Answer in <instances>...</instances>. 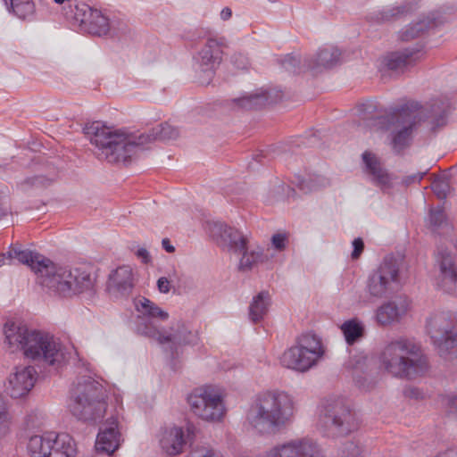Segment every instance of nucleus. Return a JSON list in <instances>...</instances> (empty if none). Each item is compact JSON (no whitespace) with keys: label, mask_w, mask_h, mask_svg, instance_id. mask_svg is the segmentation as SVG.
Masks as SVG:
<instances>
[{"label":"nucleus","mask_w":457,"mask_h":457,"mask_svg":"<svg viewBox=\"0 0 457 457\" xmlns=\"http://www.w3.org/2000/svg\"><path fill=\"white\" fill-rule=\"evenodd\" d=\"M425 174H426V172H419V173H416V174H414L412 176H409V177L406 178L405 182L408 183V184L415 182V181L419 182V181H420L423 179Z\"/></svg>","instance_id":"52"},{"label":"nucleus","mask_w":457,"mask_h":457,"mask_svg":"<svg viewBox=\"0 0 457 457\" xmlns=\"http://www.w3.org/2000/svg\"><path fill=\"white\" fill-rule=\"evenodd\" d=\"M362 162L364 163V171L370 174L372 170H376L381 164L379 159L372 153L365 151L362 154Z\"/></svg>","instance_id":"41"},{"label":"nucleus","mask_w":457,"mask_h":457,"mask_svg":"<svg viewBox=\"0 0 457 457\" xmlns=\"http://www.w3.org/2000/svg\"><path fill=\"white\" fill-rule=\"evenodd\" d=\"M37 418V415L29 414L26 418V424L28 428H35L37 426H39V424H34L33 419Z\"/></svg>","instance_id":"55"},{"label":"nucleus","mask_w":457,"mask_h":457,"mask_svg":"<svg viewBox=\"0 0 457 457\" xmlns=\"http://www.w3.org/2000/svg\"><path fill=\"white\" fill-rule=\"evenodd\" d=\"M320 339L314 334H303L296 339L295 345L285 351L280 358L284 367L300 372L312 368L322 356Z\"/></svg>","instance_id":"9"},{"label":"nucleus","mask_w":457,"mask_h":457,"mask_svg":"<svg viewBox=\"0 0 457 457\" xmlns=\"http://www.w3.org/2000/svg\"><path fill=\"white\" fill-rule=\"evenodd\" d=\"M269 1H270V2H272V3H274V2H276L277 0H269Z\"/></svg>","instance_id":"60"},{"label":"nucleus","mask_w":457,"mask_h":457,"mask_svg":"<svg viewBox=\"0 0 457 457\" xmlns=\"http://www.w3.org/2000/svg\"><path fill=\"white\" fill-rule=\"evenodd\" d=\"M403 395L405 397L411 399H420L423 397V393L416 386H406L403 389Z\"/></svg>","instance_id":"49"},{"label":"nucleus","mask_w":457,"mask_h":457,"mask_svg":"<svg viewBox=\"0 0 457 457\" xmlns=\"http://www.w3.org/2000/svg\"><path fill=\"white\" fill-rule=\"evenodd\" d=\"M160 446L169 455L179 454L186 444L184 431L179 427L164 428L161 431Z\"/></svg>","instance_id":"22"},{"label":"nucleus","mask_w":457,"mask_h":457,"mask_svg":"<svg viewBox=\"0 0 457 457\" xmlns=\"http://www.w3.org/2000/svg\"><path fill=\"white\" fill-rule=\"evenodd\" d=\"M294 414V402L285 392L268 391L252 405L248 420L260 433H274L288 423Z\"/></svg>","instance_id":"5"},{"label":"nucleus","mask_w":457,"mask_h":457,"mask_svg":"<svg viewBox=\"0 0 457 457\" xmlns=\"http://www.w3.org/2000/svg\"><path fill=\"white\" fill-rule=\"evenodd\" d=\"M86 134L88 136L90 143L96 147L97 157L110 163L127 165L132 161L137 151L145 145L141 139L142 133L113 129L98 121L87 127Z\"/></svg>","instance_id":"3"},{"label":"nucleus","mask_w":457,"mask_h":457,"mask_svg":"<svg viewBox=\"0 0 457 457\" xmlns=\"http://www.w3.org/2000/svg\"><path fill=\"white\" fill-rule=\"evenodd\" d=\"M74 19L82 29L95 36H104L110 30L109 19L100 11L91 8L86 4H77Z\"/></svg>","instance_id":"15"},{"label":"nucleus","mask_w":457,"mask_h":457,"mask_svg":"<svg viewBox=\"0 0 457 457\" xmlns=\"http://www.w3.org/2000/svg\"><path fill=\"white\" fill-rule=\"evenodd\" d=\"M358 114L361 120H376L381 114L378 112V104L373 100H367L357 106Z\"/></svg>","instance_id":"37"},{"label":"nucleus","mask_w":457,"mask_h":457,"mask_svg":"<svg viewBox=\"0 0 457 457\" xmlns=\"http://www.w3.org/2000/svg\"><path fill=\"white\" fill-rule=\"evenodd\" d=\"M267 96L264 94H250L235 98L232 102L237 109L254 110L264 106L267 103Z\"/></svg>","instance_id":"30"},{"label":"nucleus","mask_w":457,"mask_h":457,"mask_svg":"<svg viewBox=\"0 0 457 457\" xmlns=\"http://www.w3.org/2000/svg\"><path fill=\"white\" fill-rule=\"evenodd\" d=\"M119 438L117 420L112 419V421L98 433L95 446L96 451L108 455L112 453L119 446Z\"/></svg>","instance_id":"23"},{"label":"nucleus","mask_w":457,"mask_h":457,"mask_svg":"<svg viewBox=\"0 0 457 457\" xmlns=\"http://www.w3.org/2000/svg\"><path fill=\"white\" fill-rule=\"evenodd\" d=\"M287 235L286 234H275L271 237L272 245L278 251H282L286 248Z\"/></svg>","instance_id":"47"},{"label":"nucleus","mask_w":457,"mask_h":457,"mask_svg":"<svg viewBox=\"0 0 457 457\" xmlns=\"http://www.w3.org/2000/svg\"><path fill=\"white\" fill-rule=\"evenodd\" d=\"M36 370L31 366L16 367L7 379L5 386L7 393L12 398H21L26 395L34 386Z\"/></svg>","instance_id":"18"},{"label":"nucleus","mask_w":457,"mask_h":457,"mask_svg":"<svg viewBox=\"0 0 457 457\" xmlns=\"http://www.w3.org/2000/svg\"><path fill=\"white\" fill-rule=\"evenodd\" d=\"M353 250L352 252L351 257L353 260L358 259L363 252L364 243L361 237H357L353 241Z\"/></svg>","instance_id":"48"},{"label":"nucleus","mask_w":457,"mask_h":457,"mask_svg":"<svg viewBox=\"0 0 457 457\" xmlns=\"http://www.w3.org/2000/svg\"><path fill=\"white\" fill-rule=\"evenodd\" d=\"M7 260L9 265L17 262L29 266L38 283L60 296L71 297L94 286V278L85 268L56 267L49 259L19 245L10 246Z\"/></svg>","instance_id":"1"},{"label":"nucleus","mask_w":457,"mask_h":457,"mask_svg":"<svg viewBox=\"0 0 457 457\" xmlns=\"http://www.w3.org/2000/svg\"><path fill=\"white\" fill-rule=\"evenodd\" d=\"M361 446L355 441L347 440L338 449L337 457H363Z\"/></svg>","instance_id":"38"},{"label":"nucleus","mask_w":457,"mask_h":457,"mask_svg":"<svg viewBox=\"0 0 457 457\" xmlns=\"http://www.w3.org/2000/svg\"><path fill=\"white\" fill-rule=\"evenodd\" d=\"M11 9L21 20H30L35 14V4L31 0H11Z\"/></svg>","instance_id":"32"},{"label":"nucleus","mask_w":457,"mask_h":457,"mask_svg":"<svg viewBox=\"0 0 457 457\" xmlns=\"http://www.w3.org/2000/svg\"><path fill=\"white\" fill-rule=\"evenodd\" d=\"M420 51L405 49L403 51L393 52L384 59L385 65L392 71H403L405 67L412 64L420 58Z\"/></svg>","instance_id":"26"},{"label":"nucleus","mask_w":457,"mask_h":457,"mask_svg":"<svg viewBox=\"0 0 457 457\" xmlns=\"http://www.w3.org/2000/svg\"><path fill=\"white\" fill-rule=\"evenodd\" d=\"M162 245L165 251L170 253L175 251V247L170 245V240L168 238H163L162 241Z\"/></svg>","instance_id":"53"},{"label":"nucleus","mask_w":457,"mask_h":457,"mask_svg":"<svg viewBox=\"0 0 457 457\" xmlns=\"http://www.w3.org/2000/svg\"><path fill=\"white\" fill-rule=\"evenodd\" d=\"M341 52L333 46H326L319 49L317 54L304 61V67L316 74L323 70L330 69L340 61Z\"/></svg>","instance_id":"21"},{"label":"nucleus","mask_w":457,"mask_h":457,"mask_svg":"<svg viewBox=\"0 0 457 457\" xmlns=\"http://www.w3.org/2000/svg\"><path fill=\"white\" fill-rule=\"evenodd\" d=\"M54 1L56 4H61L64 3V1H65V0H54Z\"/></svg>","instance_id":"58"},{"label":"nucleus","mask_w":457,"mask_h":457,"mask_svg":"<svg viewBox=\"0 0 457 457\" xmlns=\"http://www.w3.org/2000/svg\"><path fill=\"white\" fill-rule=\"evenodd\" d=\"M369 175L371 177L372 181L378 186H386L391 180L390 175L383 168L382 164L378 166Z\"/></svg>","instance_id":"39"},{"label":"nucleus","mask_w":457,"mask_h":457,"mask_svg":"<svg viewBox=\"0 0 457 457\" xmlns=\"http://www.w3.org/2000/svg\"><path fill=\"white\" fill-rule=\"evenodd\" d=\"M361 361H362L361 358H358V360H356V361H355L356 365L361 364Z\"/></svg>","instance_id":"59"},{"label":"nucleus","mask_w":457,"mask_h":457,"mask_svg":"<svg viewBox=\"0 0 457 457\" xmlns=\"http://www.w3.org/2000/svg\"><path fill=\"white\" fill-rule=\"evenodd\" d=\"M232 16V11L230 8L228 7H225L221 10L220 12V18L223 20V21H228V19H230Z\"/></svg>","instance_id":"54"},{"label":"nucleus","mask_w":457,"mask_h":457,"mask_svg":"<svg viewBox=\"0 0 457 457\" xmlns=\"http://www.w3.org/2000/svg\"><path fill=\"white\" fill-rule=\"evenodd\" d=\"M52 184V180L45 176L37 175L24 179L18 184L22 192L46 188Z\"/></svg>","instance_id":"34"},{"label":"nucleus","mask_w":457,"mask_h":457,"mask_svg":"<svg viewBox=\"0 0 457 457\" xmlns=\"http://www.w3.org/2000/svg\"><path fill=\"white\" fill-rule=\"evenodd\" d=\"M434 25L435 22L431 19L427 18L420 20L416 23L411 24L408 28L402 31L400 37L403 41H409L420 37Z\"/></svg>","instance_id":"31"},{"label":"nucleus","mask_w":457,"mask_h":457,"mask_svg":"<svg viewBox=\"0 0 457 457\" xmlns=\"http://www.w3.org/2000/svg\"><path fill=\"white\" fill-rule=\"evenodd\" d=\"M320 423L332 436L347 435L359 428L355 411L344 399L328 401L324 406Z\"/></svg>","instance_id":"10"},{"label":"nucleus","mask_w":457,"mask_h":457,"mask_svg":"<svg viewBox=\"0 0 457 457\" xmlns=\"http://www.w3.org/2000/svg\"><path fill=\"white\" fill-rule=\"evenodd\" d=\"M179 137V130L165 122L157 125L150 130L142 133L141 139L145 142V145L153 143L156 140L160 141H170L175 140Z\"/></svg>","instance_id":"28"},{"label":"nucleus","mask_w":457,"mask_h":457,"mask_svg":"<svg viewBox=\"0 0 457 457\" xmlns=\"http://www.w3.org/2000/svg\"><path fill=\"white\" fill-rule=\"evenodd\" d=\"M27 449L30 457H74L76 453L69 435L54 432L30 436Z\"/></svg>","instance_id":"12"},{"label":"nucleus","mask_w":457,"mask_h":457,"mask_svg":"<svg viewBox=\"0 0 457 457\" xmlns=\"http://www.w3.org/2000/svg\"><path fill=\"white\" fill-rule=\"evenodd\" d=\"M455 248H456V250H457V239H456Z\"/></svg>","instance_id":"61"},{"label":"nucleus","mask_w":457,"mask_h":457,"mask_svg":"<svg viewBox=\"0 0 457 457\" xmlns=\"http://www.w3.org/2000/svg\"><path fill=\"white\" fill-rule=\"evenodd\" d=\"M157 287L161 293L167 294L170 289V283L167 278L162 277L157 280Z\"/></svg>","instance_id":"50"},{"label":"nucleus","mask_w":457,"mask_h":457,"mask_svg":"<svg viewBox=\"0 0 457 457\" xmlns=\"http://www.w3.org/2000/svg\"><path fill=\"white\" fill-rule=\"evenodd\" d=\"M242 257L239 260L238 270L240 271H249L251 270L258 262L263 261V253L262 251L253 250L251 252L247 251V248L241 252Z\"/></svg>","instance_id":"33"},{"label":"nucleus","mask_w":457,"mask_h":457,"mask_svg":"<svg viewBox=\"0 0 457 457\" xmlns=\"http://www.w3.org/2000/svg\"><path fill=\"white\" fill-rule=\"evenodd\" d=\"M444 404L448 414L457 417V395H448L444 398Z\"/></svg>","instance_id":"45"},{"label":"nucleus","mask_w":457,"mask_h":457,"mask_svg":"<svg viewBox=\"0 0 457 457\" xmlns=\"http://www.w3.org/2000/svg\"><path fill=\"white\" fill-rule=\"evenodd\" d=\"M137 333L151 338H154L159 344L171 343L172 345L193 344L195 341V335L183 324L179 323L176 330L169 335L162 334L156 327L142 322L137 327Z\"/></svg>","instance_id":"17"},{"label":"nucleus","mask_w":457,"mask_h":457,"mask_svg":"<svg viewBox=\"0 0 457 457\" xmlns=\"http://www.w3.org/2000/svg\"><path fill=\"white\" fill-rule=\"evenodd\" d=\"M270 303V296L267 291L260 292L253 297L249 306V317L253 322H258L263 319L268 312Z\"/></svg>","instance_id":"29"},{"label":"nucleus","mask_w":457,"mask_h":457,"mask_svg":"<svg viewBox=\"0 0 457 457\" xmlns=\"http://www.w3.org/2000/svg\"><path fill=\"white\" fill-rule=\"evenodd\" d=\"M353 360H350V361H348V363H347V367H348V368H351V369H356V365L353 363Z\"/></svg>","instance_id":"57"},{"label":"nucleus","mask_w":457,"mask_h":457,"mask_svg":"<svg viewBox=\"0 0 457 457\" xmlns=\"http://www.w3.org/2000/svg\"><path fill=\"white\" fill-rule=\"evenodd\" d=\"M427 224L432 231H436L447 224V216L441 206L431 208L427 217Z\"/></svg>","instance_id":"36"},{"label":"nucleus","mask_w":457,"mask_h":457,"mask_svg":"<svg viewBox=\"0 0 457 457\" xmlns=\"http://www.w3.org/2000/svg\"><path fill=\"white\" fill-rule=\"evenodd\" d=\"M188 457H222V455L212 449L202 447L192 451Z\"/></svg>","instance_id":"46"},{"label":"nucleus","mask_w":457,"mask_h":457,"mask_svg":"<svg viewBox=\"0 0 457 457\" xmlns=\"http://www.w3.org/2000/svg\"><path fill=\"white\" fill-rule=\"evenodd\" d=\"M266 457H324L320 446L310 439H296L270 450Z\"/></svg>","instance_id":"16"},{"label":"nucleus","mask_w":457,"mask_h":457,"mask_svg":"<svg viewBox=\"0 0 457 457\" xmlns=\"http://www.w3.org/2000/svg\"><path fill=\"white\" fill-rule=\"evenodd\" d=\"M301 62L297 56L287 54L281 61L283 68L292 73H298L303 71L300 65Z\"/></svg>","instance_id":"40"},{"label":"nucleus","mask_w":457,"mask_h":457,"mask_svg":"<svg viewBox=\"0 0 457 457\" xmlns=\"http://www.w3.org/2000/svg\"><path fill=\"white\" fill-rule=\"evenodd\" d=\"M380 363L391 376L408 380L425 375L429 369L428 358L420 347L404 338L391 341L385 346Z\"/></svg>","instance_id":"4"},{"label":"nucleus","mask_w":457,"mask_h":457,"mask_svg":"<svg viewBox=\"0 0 457 457\" xmlns=\"http://www.w3.org/2000/svg\"><path fill=\"white\" fill-rule=\"evenodd\" d=\"M134 288V276L129 266H120L113 270L107 282V290L114 297H128Z\"/></svg>","instance_id":"20"},{"label":"nucleus","mask_w":457,"mask_h":457,"mask_svg":"<svg viewBox=\"0 0 457 457\" xmlns=\"http://www.w3.org/2000/svg\"><path fill=\"white\" fill-rule=\"evenodd\" d=\"M215 228L220 231V238L229 251L240 253L247 248L248 237L239 230L221 224L215 225Z\"/></svg>","instance_id":"24"},{"label":"nucleus","mask_w":457,"mask_h":457,"mask_svg":"<svg viewBox=\"0 0 457 457\" xmlns=\"http://www.w3.org/2000/svg\"><path fill=\"white\" fill-rule=\"evenodd\" d=\"M135 306L137 311L141 314L138 316L137 328L142 322L146 323L147 325L152 324L154 327H155L154 323L150 320H147L146 318H158L162 320H165L169 318L168 312L162 310L154 303L145 297H140L137 299L135 302Z\"/></svg>","instance_id":"25"},{"label":"nucleus","mask_w":457,"mask_h":457,"mask_svg":"<svg viewBox=\"0 0 457 457\" xmlns=\"http://www.w3.org/2000/svg\"><path fill=\"white\" fill-rule=\"evenodd\" d=\"M223 40L210 37L194 56V71L201 85H208L222 61Z\"/></svg>","instance_id":"14"},{"label":"nucleus","mask_w":457,"mask_h":457,"mask_svg":"<svg viewBox=\"0 0 457 457\" xmlns=\"http://www.w3.org/2000/svg\"><path fill=\"white\" fill-rule=\"evenodd\" d=\"M389 122L393 126L390 133L393 151L400 154L410 145L417 126L424 124L428 129L436 130L445 125V107L438 100L423 105L416 101H409L392 109Z\"/></svg>","instance_id":"2"},{"label":"nucleus","mask_w":457,"mask_h":457,"mask_svg":"<svg viewBox=\"0 0 457 457\" xmlns=\"http://www.w3.org/2000/svg\"><path fill=\"white\" fill-rule=\"evenodd\" d=\"M439 274L437 286L446 293H453L457 287V265L453 254L442 250L436 256Z\"/></svg>","instance_id":"19"},{"label":"nucleus","mask_w":457,"mask_h":457,"mask_svg":"<svg viewBox=\"0 0 457 457\" xmlns=\"http://www.w3.org/2000/svg\"><path fill=\"white\" fill-rule=\"evenodd\" d=\"M341 329L348 345L354 344L363 336V327L355 320L345 321Z\"/></svg>","instance_id":"35"},{"label":"nucleus","mask_w":457,"mask_h":457,"mask_svg":"<svg viewBox=\"0 0 457 457\" xmlns=\"http://www.w3.org/2000/svg\"><path fill=\"white\" fill-rule=\"evenodd\" d=\"M106 390L99 382L89 377L82 378L73 390L69 408L78 420L96 421L106 411Z\"/></svg>","instance_id":"7"},{"label":"nucleus","mask_w":457,"mask_h":457,"mask_svg":"<svg viewBox=\"0 0 457 457\" xmlns=\"http://www.w3.org/2000/svg\"><path fill=\"white\" fill-rule=\"evenodd\" d=\"M427 330L443 359L449 361L457 359V328L450 313L439 312L431 316L427 322Z\"/></svg>","instance_id":"8"},{"label":"nucleus","mask_w":457,"mask_h":457,"mask_svg":"<svg viewBox=\"0 0 457 457\" xmlns=\"http://www.w3.org/2000/svg\"><path fill=\"white\" fill-rule=\"evenodd\" d=\"M5 264L9 265V262L7 260V252L0 253V267L3 265H5Z\"/></svg>","instance_id":"56"},{"label":"nucleus","mask_w":457,"mask_h":457,"mask_svg":"<svg viewBox=\"0 0 457 457\" xmlns=\"http://www.w3.org/2000/svg\"><path fill=\"white\" fill-rule=\"evenodd\" d=\"M135 254L137 258L141 259L144 263H148L151 261L149 252L144 247L138 248Z\"/></svg>","instance_id":"51"},{"label":"nucleus","mask_w":457,"mask_h":457,"mask_svg":"<svg viewBox=\"0 0 457 457\" xmlns=\"http://www.w3.org/2000/svg\"><path fill=\"white\" fill-rule=\"evenodd\" d=\"M405 12L404 6H398L395 8H390L386 10H383L378 13V21H389L391 18L395 17L399 14H402Z\"/></svg>","instance_id":"44"},{"label":"nucleus","mask_w":457,"mask_h":457,"mask_svg":"<svg viewBox=\"0 0 457 457\" xmlns=\"http://www.w3.org/2000/svg\"><path fill=\"white\" fill-rule=\"evenodd\" d=\"M405 312L406 308L403 305H398L394 301H388L378 308L376 317L379 324L386 326L398 322Z\"/></svg>","instance_id":"27"},{"label":"nucleus","mask_w":457,"mask_h":457,"mask_svg":"<svg viewBox=\"0 0 457 457\" xmlns=\"http://www.w3.org/2000/svg\"><path fill=\"white\" fill-rule=\"evenodd\" d=\"M192 411L206 421H218L224 416L225 407L220 394L212 386L195 389L187 398Z\"/></svg>","instance_id":"13"},{"label":"nucleus","mask_w":457,"mask_h":457,"mask_svg":"<svg viewBox=\"0 0 457 457\" xmlns=\"http://www.w3.org/2000/svg\"><path fill=\"white\" fill-rule=\"evenodd\" d=\"M6 342L20 348L25 357L47 365H59L63 360L61 345L47 333L12 325L4 328Z\"/></svg>","instance_id":"6"},{"label":"nucleus","mask_w":457,"mask_h":457,"mask_svg":"<svg viewBox=\"0 0 457 457\" xmlns=\"http://www.w3.org/2000/svg\"><path fill=\"white\" fill-rule=\"evenodd\" d=\"M432 190L439 199H445L449 191V185L444 179H437L432 183Z\"/></svg>","instance_id":"43"},{"label":"nucleus","mask_w":457,"mask_h":457,"mask_svg":"<svg viewBox=\"0 0 457 457\" xmlns=\"http://www.w3.org/2000/svg\"><path fill=\"white\" fill-rule=\"evenodd\" d=\"M9 426V418L4 397L0 395V437L6 434Z\"/></svg>","instance_id":"42"},{"label":"nucleus","mask_w":457,"mask_h":457,"mask_svg":"<svg viewBox=\"0 0 457 457\" xmlns=\"http://www.w3.org/2000/svg\"><path fill=\"white\" fill-rule=\"evenodd\" d=\"M400 286V266L394 257H386L368 278L366 292L370 298L382 299L392 295Z\"/></svg>","instance_id":"11"}]
</instances>
